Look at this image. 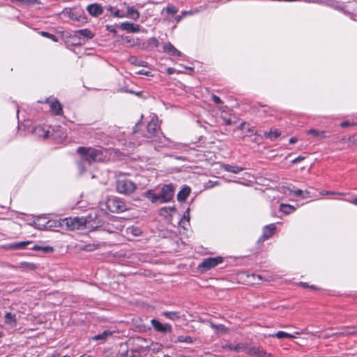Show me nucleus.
I'll return each instance as SVG.
<instances>
[{
  "label": "nucleus",
  "mask_w": 357,
  "mask_h": 357,
  "mask_svg": "<svg viewBox=\"0 0 357 357\" xmlns=\"http://www.w3.org/2000/svg\"><path fill=\"white\" fill-rule=\"evenodd\" d=\"M304 159H305V158H304V157H303V156H301V155H300V156H298V157L296 158L295 159H294V160L291 161V162H292L293 164H295V163L299 162H301V161H303Z\"/></svg>",
  "instance_id": "42"
},
{
  "label": "nucleus",
  "mask_w": 357,
  "mask_h": 357,
  "mask_svg": "<svg viewBox=\"0 0 357 357\" xmlns=\"http://www.w3.org/2000/svg\"><path fill=\"white\" fill-rule=\"evenodd\" d=\"M19 267L22 269L33 270L36 268V265L29 262H21Z\"/></svg>",
  "instance_id": "31"
},
{
  "label": "nucleus",
  "mask_w": 357,
  "mask_h": 357,
  "mask_svg": "<svg viewBox=\"0 0 357 357\" xmlns=\"http://www.w3.org/2000/svg\"><path fill=\"white\" fill-rule=\"evenodd\" d=\"M120 28L130 33H138L140 31L139 25L128 22H122L120 25Z\"/></svg>",
  "instance_id": "13"
},
{
  "label": "nucleus",
  "mask_w": 357,
  "mask_h": 357,
  "mask_svg": "<svg viewBox=\"0 0 357 357\" xmlns=\"http://www.w3.org/2000/svg\"><path fill=\"white\" fill-rule=\"evenodd\" d=\"M357 331L354 327H348L347 328L343 329L342 331L340 332L335 333V335H342V336H347L350 335H354L356 333Z\"/></svg>",
  "instance_id": "24"
},
{
  "label": "nucleus",
  "mask_w": 357,
  "mask_h": 357,
  "mask_svg": "<svg viewBox=\"0 0 357 357\" xmlns=\"http://www.w3.org/2000/svg\"><path fill=\"white\" fill-rule=\"evenodd\" d=\"M177 341L179 342H187L192 343L193 342L192 338L190 336H178L177 337Z\"/></svg>",
  "instance_id": "32"
},
{
  "label": "nucleus",
  "mask_w": 357,
  "mask_h": 357,
  "mask_svg": "<svg viewBox=\"0 0 357 357\" xmlns=\"http://www.w3.org/2000/svg\"><path fill=\"white\" fill-rule=\"evenodd\" d=\"M160 124L158 118H153L147 124L146 133L144 137L147 139H151L156 135L159 130Z\"/></svg>",
  "instance_id": "8"
},
{
  "label": "nucleus",
  "mask_w": 357,
  "mask_h": 357,
  "mask_svg": "<svg viewBox=\"0 0 357 357\" xmlns=\"http://www.w3.org/2000/svg\"><path fill=\"white\" fill-rule=\"evenodd\" d=\"M280 211L286 214H290L295 211V208L289 204H281L280 206Z\"/></svg>",
  "instance_id": "25"
},
{
  "label": "nucleus",
  "mask_w": 357,
  "mask_h": 357,
  "mask_svg": "<svg viewBox=\"0 0 357 357\" xmlns=\"http://www.w3.org/2000/svg\"><path fill=\"white\" fill-rule=\"evenodd\" d=\"M195 13H197V10H189V11H182L181 14H182V16H183V17H185L188 15H192Z\"/></svg>",
  "instance_id": "41"
},
{
  "label": "nucleus",
  "mask_w": 357,
  "mask_h": 357,
  "mask_svg": "<svg viewBox=\"0 0 357 357\" xmlns=\"http://www.w3.org/2000/svg\"><path fill=\"white\" fill-rule=\"evenodd\" d=\"M40 247L38 246V245H35L33 249L35 250H39Z\"/></svg>",
  "instance_id": "58"
},
{
  "label": "nucleus",
  "mask_w": 357,
  "mask_h": 357,
  "mask_svg": "<svg viewBox=\"0 0 357 357\" xmlns=\"http://www.w3.org/2000/svg\"><path fill=\"white\" fill-rule=\"evenodd\" d=\"M112 335V333L109 331H105L102 333H100L98 335H96L93 337V340H97V341H105L109 337Z\"/></svg>",
  "instance_id": "21"
},
{
  "label": "nucleus",
  "mask_w": 357,
  "mask_h": 357,
  "mask_svg": "<svg viewBox=\"0 0 357 357\" xmlns=\"http://www.w3.org/2000/svg\"><path fill=\"white\" fill-rule=\"evenodd\" d=\"M41 35L43 36H44V37H46V38H48L52 40L54 42H57L58 41L57 38L54 35L51 34V33H50L48 32L42 31L41 32Z\"/></svg>",
  "instance_id": "36"
},
{
  "label": "nucleus",
  "mask_w": 357,
  "mask_h": 357,
  "mask_svg": "<svg viewBox=\"0 0 357 357\" xmlns=\"http://www.w3.org/2000/svg\"><path fill=\"white\" fill-rule=\"evenodd\" d=\"M137 73L140 74V75H149L150 74V72L142 70H139Z\"/></svg>",
  "instance_id": "49"
},
{
  "label": "nucleus",
  "mask_w": 357,
  "mask_h": 357,
  "mask_svg": "<svg viewBox=\"0 0 357 357\" xmlns=\"http://www.w3.org/2000/svg\"><path fill=\"white\" fill-rule=\"evenodd\" d=\"M158 195L159 202L167 203L169 202L174 197V188L172 184L164 185L160 190Z\"/></svg>",
  "instance_id": "7"
},
{
  "label": "nucleus",
  "mask_w": 357,
  "mask_h": 357,
  "mask_svg": "<svg viewBox=\"0 0 357 357\" xmlns=\"http://www.w3.org/2000/svg\"><path fill=\"white\" fill-rule=\"evenodd\" d=\"M137 6L138 8H142V5H140V4H137Z\"/></svg>",
  "instance_id": "63"
},
{
  "label": "nucleus",
  "mask_w": 357,
  "mask_h": 357,
  "mask_svg": "<svg viewBox=\"0 0 357 357\" xmlns=\"http://www.w3.org/2000/svg\"><path fill=\"white\" fill-rule=\"evenodd\" d=\"M335 333H332V334L326 333L323 337H324V338H329L333 336H338V335H335Z\"/></svg>",
  "instance_id": "48"
},
{
  "label": "nucleus",
  "mask_w": 357,
  "mask_h": 357,
  "mask_svg": "<svg viewBox=\"0 0 357 357\" xmlns=\"http://www.w3.org/2000/svg\"><path fill=\"white\" fill-rule=\"evenodd\" d=\"M281 132L278 129L271 130L269 132H265L264 136L271 140L276 139L280 137Z\"/></svg>",
  "instance_id": "22"
},
{
  "label": "nucleus",
  "mask_w": 357,
  "mask_h": 357,
  "mask_svg": "<svg viewBox=\"0 0 357 357\" xmlns=\"http://www.w3.org/2000/svg\"><path fill=\"white\" fill-rule=\"evenodd\" d=\"M190 193V188L188 186L183 187L177 195L178 201H184L187 199Z\"/></svg>",
  "instance_id": "18"
},
{
  "label": "nucleus",
  "mask_w": 357,
  "mask_h": 357,
  "mask_svg": "<svg viewBox=\"0 0 357 357\" xmlns=\"http://www.w3.org/2000/svg\"><path fill=\"white\" fill-rule=\"evenodd\" d=\"M307 134L312 135L314 137H319L321 138H325L326 136V132L325 131H320L315 129H310L307 131Z\"/></svg>",
  "instance_id": "29"
},
{
  "label": "nucleus",
  "mask_w": 357,
  "mask_h": 357,
  "mask_svg": "<svg viewBox=\"0 0 357 357\" xmlns=\"http://www.w3.org/2000/svg\"><path fill=\"white\" fill-rule=\"evenodd\" d=\"M301 284L303 287H307V285L305 283L301 282Z\"/></svg>",
  "instance_id": "61"
},
{
  "label": "nucleus",
  "mask_w": 357,
  "mask_h": 357,
  "mask_svg": "<svg viewBox=\"0 0 357 357\" xmlns=\"http://www.w3.org/2000/svg\"><path fill=\"white\" fill-rule=\"evenodd\" d=\"M225 125L233 126L236 125V128H234V132L241 131V135H237L236 137H241L242 135L252 134L254 132L253 128H251L248 123L240 120L234 114H229L228 118L225 116Z\"/></svg>",
  "instance_id": "2"
},
{
  "label": "nucleus",
  "mask_w": 357,
  "mask_h": 357,
  "mask_svg": "<svg viewBox=\"0 0 357 357\" xmlns=\"http://www.w3.org/2000/svg\"><path fill=\"white\" fill-rule=\"evenodd\" d=\"M293 194L295 195V196H297V197H302L303 198H306L307 197V195L309 194V192L307 191H305V192H303V190H300V189H298V190H294L292 191Z\"/></svg>",
  "instance_id": "33"
},
{
  "label": "nucleus",
  "mask_w": 357,
  "mask_h": 357,
  "mask_svg": "<svg viewBox=\"0 0 357 357\" xmlns=\"http://www.w3.org/2000/svg\"><path fill=\"white\" fill-rule=\"evenodd\" d=\"M87 11L92 16L97 17L102 13V8L100 5L98 3H93L89 5L86 8Z\"/></svg>",
  "instance_id": "15"
},
{
  "label": "nucleus",
  "mask_w": 357,
  "mask_h": 357,
  "mask_svg": "<svg viewBox=\"0 0 357 357\" xmlns=\"http://www.w3.org/2000/svg\"><path fill=\"white\" fill-rule=\"evenodd\" d=\"M4 321L6 324L14 327L17 325V319L15 314L6 312L4 317Z\"/></svg>",
  "instance_id": "17"
},
{
  "label": "nucleus",
  "mask_w": 357,
  "mask_h": 357,
  "mask_svg": "<svg viewBox=\"0 0 357 357\" xmlns=\"http://www.w3.org/2000/svg\"><path fill=\"white\" fill-rule=\"evenodd\" d=\"M46 102L50 105L51 112L55 115L63 114L62 106L56 98H49L46 100Z\"/></svg>",
  "instance_id": "10"
},
{
  "label": "nucleus",
  "mask_w": 357,
  "mask_h": 357,
  "mask_svg": "<svg viewBox=\"0 0 357 357\" xmlns=\"http://www.w3.org/2000/svg\"><path fill=\"white\" fill-rule=\"evenodd\" d=\"M174 71H175V70H174L173 68H169L167 69V73H168V74H169V75L173 74V73H174Z\"/></svg>",
  "instance_id": "53"
},
{
  "label": "nucleus",
  "mask_w": 357,
  "mask_h": 357,
  "mask_svg": "<svg viewBox=\"0 0 357 357\" xmlns=\"http://www.w3.org/2000/svg\"><path fill=\"white\" fill-rule=\"evenodd\" d=\"M176 211L174 206L171 207H162L159 211L160 215L165 218H169L172 216V214Z\"/></svg>",
  "instance_id": "16"
},
{
  "label": "nucleus",
  "mask_w": 357,
  "mask_h": 357,
  "mask_svg": "<svg viewBox=\"0 0 357 357\" xmlns=\"http://www.w3.org/2000/svg\"><path fill=\"white\" fill-rule=\"evenodd\" d=\"M116 191L122 195H129L137 189L136 184L123 176H118L116 182Z\"/></svg>",
  "instance_id": "4"
},
{
  "label": "nucleus",
  "mask_w": 357,
  "mask_h": 357,
  "mask_svg": "<svg viewBox=\"0 0 357 357\" xmlns=\"http://www.w3.org/2000/svg\"><path fill=\"white\" fill-rule=\"evenodd\" d=\"M89 220L86 218L84 217H70L66 218L63 219H61L59 220V226L61 227H66L69 230H76V229H84Z\"/></svg>",
  "instance_id": "3"
},
{
  "label": "nucleus",
  "mask_w": 357,
  "mask_h": 357,
  "mask_svg": "<svg viewBox=\"0 0 357 357\" xmlns=\"http://www.w3.org/2000/svg\"><path fill=\"white\" fill-rule=\"evenodd\" d=\"M276 227L275 224H270L266 225L263 228V232L261 236L258 239V242H262L269 238H271L275 234Z\"/></svg>",
  "instance_id": "12"
},
{
  "label": "nucleus",
  "mask_w": 357,
  "mask_h": 357,
  "mask_svg": "<svg viewBox=\"0 0 357 357\" xmlns=\"http://www.w3.org/2000/svg\"><path fill=\"white\" fill-rule=\"evenodd\" d=\"M222 261V259L221 257L204 259L199 265V268H203L204 270H208L221 263Z\"/></svg>",
  "instance_id": "11"
},
{
  "label": "nucleus",
  "mask_w": 357,
  "mask_h": 357,
  "mask_svg": "<svg viewBox=\"0 0 357 357\" xmlns=\"http://www.w3.org/2000/svg\"><path fill=\"white\" fill-rule=\"evenodd\" d=\"M251 277L253 278H255L257 277V278H259V280H261V276L259 275H257L252 274L251 275Z\"/></svg>",
  "instance_id": "55"
},
{
  "label": "nucleus",
  "mask_w": 357,
  "mask_h": 357,
  "mask_svg": "<svg viewBox=\"0 0 357 357\" xmlns=\"http://www.w3.org/2000/svg\"><path fill=\"white\" fill-rule=\"evenodd\" d=\"M183 17V16H182V14H181L179 15H177L175 17V20H176V22H179L182 20Z\"/></svg>",
  "instance_id": "51"
},
{
  "label": "nucleus",
  "mask_w": 357,
  "mask_h": 357,
  "mask_svg": "<svg viewBox=\"0 0 357 357\" xmlns=\"http://www.w3.org/2000/svg\"><path fill=\"white\" fill-rule=\"evenodd\" d=\"M355 125H356V123H351L348 121H343L340 123V126L342 128H345V127H347L349 126H355Z\"/></svg>",
  "instance_id": "40"
},
{
  "label": "nucleus",
  "mask_w": 357,
  "mask_h": 357,
  "mask_svg": "<svg viewBox=\"0 0 357 357\" xmlns=\"http://www.w3.org/2000/svg\"><path fill=\"white\" fill-rule=\"evenodd\" d=\"M56 227V222L52 221V220H49L47 222V225L44 226V227Z\"/></svg>",
  "instance_id": "43"
},
{
  "label": "nucleus",
  "mask_w": 357,
  "mask_h": 357,
  "mask_svg": "<svg viewBox=\"0 0 357 357\" xmlns=\"http://www.w3.org/2000/svg\"><path fill=\"white\" fill-rule=\"evenodd\" d=\"M127 16L134 20H137L139 18L140 14L138 10L133 7L127 6Z\"/></svg>",
  "instance_id": "19"
},
{
  "label": "nucleus",
  "mask_w": 357,
  "mask_h": 357,
  "mask_svg": "<svg viewBox=\"0 0 357 357\" xmlns=\"http://www.w3.org/2000/svg\"><path fill=\"white\" fill-rule=\"evenodd\" d=\"M78 167L81 174L85 172V168L84 167L83 162H80L78 163Z\"/></svg>",
  "instance_id": "44"
},
{
  "label": "nucleus",
  "mask_w": 357,
  "mask_h": 357,
  "mask_svg": "<svg viewBox=\"0 0 357 357\" xmlns=\"http://www.w3.org/2000/svg\"><path fill=\"white\" fill-rule=\"evenodd\" d=\"M163 50L167 54L173 56H181L182 53L178 50L173 45L170 43H166L163 47Z\"/></svg>",
  "instance_id": "14"
},
{
  "label": "nucleus",
  "mask_w": 357,
  "mask_h": 357,
  "mask_svg": "<svg viewBox=\"0 0 357 357\" xmlns=\"http://www.w3.org/2000/svg\"><path fill=\"white\" fill-rule=\"evenodd\" d=\"M212 327H213V328H218V326H215V325H214V324H212Z\"/></svg>",
  "instance_id": "62"
},
{
  "label": "nucleus",
  "mask_w": 357,
  "mask_h": 357,
  "mask_svg": "<svg viewBox=\"0 0 357 357\" xmlns=\"http://www.w3.org/2000/svg\"><path fill=\"white\" fill-rule=\"evenodd\" d=\"M113 14H114V16L118 17H121V18H122V17H125L124 15H121V14H120V11H119V10H118V9H116V10L113 12Z\"/></svg>",
  "instance_id": "45"
},
{
  "label": "nucleus",
  "mask_w": 357,
  "mask_h": 357,
  "mask_svg": "<svg viewBox=\"0 0 357 357\" xmlns=\"http://www.w3.org/2000/svg\"><path fill=\"white\" fill-rule=\"evenodd\" d=\"M144 196L152 203L159 202L158 195L153 190H149L144 193Z\"/></svg>",
  "instance_id": "20"
},
{
  "label": "nucleus",
  "mask_w": 357,
  "mask_h": 357,
  "mask_svg": "<svg viewBox=\"0 0 357 357\" xmlns=\"http://www.w3.org/2000/svg\"><path fill=\"white\" fill-rule=\"evenodd\" d=\"M211 98H212V100L215 103H220L221 102V99L219 97H218V96H216L215 95H212Z\"/></svg>",
  "instance_id": "46"
},
{
  "label": "nucleus",
  "mask_w": 357,
  "mask_h": 357,
  "mask_svg": "<svg viewBox=\"0 0 357 357\" xmlns=\"http://www.w3.org/2000/svg\"><path fill=\"white\" fill-rule=\"evenodd\" d=\"M224 180H225V181H229V182H230V181H233L232 180L228 179V178H225V177L224 178ZM235 181V182H236V181Z\"/></svg>",
  "instance_id": "59"
},
{
  "label": "nucleus",
  "mask_w": 357,
  "mask_h": 357,
  "mask_svg": "<svg viewBox=\"0 0 357 357\" xmlns=\"http://www.w3.org/2000/svg\"><path fill=\"white\" fill-rule=\"evenodd\" d=\"M70 18L79 20V19L77 17H75V15L73 13L72 15H70Z\"/></svg>",
  "instance_id": "56"
},
{
  "label": "nucleus",
  "mask_w": 357,
  "mask_h": 357,
  "mask_svg": "<svg viewBox=\"0 0 357 357\" xmlns=\"http://www.w3.org/2000/svg\"><path fill=\"white\" fill-rule=\"evenodd\" d=\"M225 347L226 346H225ZM228 347L231 350H234L237 352L244 351L245 354L255 357H268L271 356V354H267L261 347L247 343H238L234 347L229 344Z\"/></svg>",
  "instance_id": "1"
},
{
  "label": "nucleus",
  "mask_w": 357,
  "mask_h": 357,
  "mask_svg": "<svg viewBox=\"0 0 357 357\" xmlns=\"http://www.w3.org/2000/svg\"><path fill=\"white\" fill-rule=\"evenodd\" d=\"M107 208L112 213H122L128 209L125 201L118 197H110L106 202Z\"/></svg>",
  "instance_id": "6"
},
{
  "label": "nucleus",
  "mask_w": 357,
  "mask_h": 357,
  "mask_svg": "<svg viewBox=\"0 0 357 357\" xmlns=\"http://www.w3.org/2000/svg\"><path fill=\"white\" fill-rule=\"evenodd\" d=\"M148 45L151 47H157L159 46V41L155 38H151L148 40Z\"/></svg>",
  "instance_id": "34"
},
{
  "label": "nucleus",
  "mask_w": 357,
  "mask_h": 357,
  "mask_svg": "<svg viewBox=\"0 0 357 357\" xmlns=\"http://www.w3.org/2000/svg\"><path fill=\"white\" fill-rule=\"evenodd\" d=\"M243 169L242 167L229 165H225V171L229 172L234 174H238Z\"/></svg>",
  "instance_id": "27"
},
{
  "label": "nucleus",
  "mask_w": 357,
  "mask_h": 357,
  "mask_svg": "<svg viewBox=\"0 0 357 357\" xmlns=\"http://www.w3.org/2000/svg\"><path fill=\"white\" fill-rule=\"evenodd\" d=\"M166 11L169 14H175L178 12V9L173 5H168L166 8Z\"/></svg>",
  "instance_id": "35"
},
{
  "label": "nucleus",
  "mask_w": 357,
  "mask_h": 357,
  "mask_svg": "<svg viewBox=\"0 0 357 357\" xmlns=\"http://www.w3.org/2000/svg\"><path fill=\"white\" fill-rule=\"evenodd\" d=\"M190 211L189 208L186 210V211L184 213L183 218L181 219L180 223H181L183 220H186L187 222H189L190 220Z\"/></svg>",
  "instance_id": "38"
},
{
  "label": "nucleus",
  "mask_w": 357,
  "mask_h": 357,
  "mask_svg": "<svg viewBox=\"0 0 357 357\" xmlns=\"http://www.w3.org/2000/svg\"><path fill=\"white\" fill-rule=\"evenodd\" d=\"M163 357H170V356L168 355H166V356H164Z\"/></svg>",
  "instance_id": "64"
},
{
  "label": "nucleus",
  "mask_w": 357,
  "mask_h": 357,
  "mask_svg": "<svg viewBox=\"0 0 357 357\" xmlns=\"http://www.w3.org/2000/svg\"><path fill=\"white\" fill-rule=\"evenodd\" d=\"M320 194L321 195H335V194L343 195V193H342V192H335L333 191H324V190L320 192Z\"/></svg>",
  "instance_id": "39"
},
{
  "label": "nucleus",
  "mask_w": 357,
  "mask_h": 357,
  "mask_svg": "<svg viewBox=\"0 0 357 357\" xmlns=\"http://www.w3.org/2000/svg\"><path fill=\"white\" fill-rule=\"evenodd\" d=\"M151 326L155 331L163 334L171 333L172 327L169 324L161 323L159 320L153 319L151 321Z\"/></svg>",
  "instance_id": "9"
},
{
  "label": "nucleus",
  "mask_w": 357,
  "mask_h": 357,
  "mask_svg": "<svg viewBox=\"0 0 357 357\" xmlns=\"http://www.w3.org/2000/svg\"><path fill=\"white\" fill-rule=\"evenodd\" d=\"M162 314L171 320H175L180 318L179 314L176 312H163Z\"/></svg>",
  "instance_id": "30"
},
{
  "label": "nucleus",
  "mask_w": 357,
  "mask_h": 357,
  "mask_svg": "<svg viewBox=\"0 0 357 357\" xmlns=\"http://www.w3.org/2000/svg\"><path fill=\"white\" fill-rule=\"evenodd\" d=\"M48 133H49V131H47L44 135V137H48Z\"/></svg>",
  "instance_id": "60"
},
{
  "label": "nucleus",
  "mask_w": 357,
  "mask_h": 357,
  "mask_svg": "<svg viewBox=\"0 0 357 357\" xmlns=\"http://www.w3.org/2000/svg\"><path fill=\"white\" fill-rule=\"evenodd\" d=\"M349 142L352 144H357V137H355L354 136L349 138Z\"/></svg>",
  "instance_id": "47"
},
{
  "label": "nucleus",
  "mask_w": 357,
  "mask_h": 357,
  "mask_svg": "<svg viewBox=\"0 0 357 357\" xmlns=\"http://www.w3.org/2000/svg\"><path fill=\"white\" fill-rule=\"evenodd\" d=\"M96 248H97V246H96L95 245L88 244V245H84L82 249L84 250L90 252V251L94 250Z\"/></svg>",
  "instance_id": "37"
},
{
  "label": "nucleus",
  "mask_w": 357,
  "mask_h": 357,
  "mask_svg": "<svg viewBox=\"0 0 357 357\" xmlns=\"http://www.w3.org/2000/svg\"><path fill=\"white\" fill-rule=\"evenodd\" d=\"M44 250H45V251H48V250H52V248H50V247H46V248H44Z\"/></svg>",
  "instance_id": "57"
},
{
  "label": "nucleus",
  "mask_w": 357,
  "mask_h": 357,
  "mask_svg": "<svg viewBox=\"0 0 357 357\" xmlns=\"http://www.w3.org/2000/svg\"><path fill=\"white\" fill-rule=\"evenodd\" d=\"M30 241H22L19 243H14L10 245V248L14 249V250H20V249H24L26 246L29 244H30Z\"/></svg>",
  "instance_id": "26"
},
{
  "label": "nucleus",
  "mask_w": 357,
  "mask_h": 357,
  "mask_svg": "<svg viewBox=\"0 0 357 357\" xmlns=\"http://www.w3.org/2000/svg\"><path fill=\"white\" fill-rule=\"evenodd\" d=\"M75 33L76 36H81L89 39H91L93 37V33L86 29L75 31Z\"/></svg>",
  "instance_id": "23"
},
{
  "label": "nucleus",
  "mask_w": 357,
  "mask_h": 357,
  "mask_svg": "<svg viewBox=\"0 0 357 357\" xmlns=\"http://www.w3.org/2000/svg\"><path fill=\"white\" fill-rule=\"evenodd\" d=\"M273 337H275L278 339L282 338H294L296 336L294 335H291L290 333H287L284 331H278L275 334L272 335Z\"/></svg>",
  "instance_id": "28"
},
{
  "label": "nucleus",
  "mask_w": 357,
  "mask_h": 357,
  "mask_svg": "<svg viewBox=\"0 0 357 357\" xmlns=\"http://www.w3.org/2000/svg\"><path fill=\"white\" fill-rule=\"evenodd\" d=\"M297 141H298V139L296 137H294L290 138L289 142V144H292L297 142Z\"/></svg>",
  "instance_id": "50"
},
{
  "label": "nucleus",
  "mask_w": 357,
  "mask_h": 357,
  "mask_svg": "<svg viewBox=\"0 0 357 357\" xmlns=\"http://www.w3.org/2000/svg\"><path fill=\"white\" fill-rule=\"evenodd\" d=\"M77 152L82 155V160L91 164L93 162L102 160V151L93 148L79 147Z\"/></svg>",
  "instance_id": "5"
},
{
  "label": "nucleus",
  "mask_w": 357,
  "mask_h": 357,
  "mask_svg": "<svg viewBox=\"0 0 357 357\" xmlns=\"http://www.w3.org/2000/svg\"><path fill=\"white\" fill-rule=\"evenodd\" d=\"M52 357H69V356H67V355L61 356L59 354L55 353V354H52Z\"/></svg>",
  "instance_id": "52"
},
{
  "label": "nucleus",
  "mask_w": 357,
  "mask_h": 357,
  "mask_svg": "<svg viewBox=\"0 0 357 357\" xmlns=\"http://www.w3.org/2000/svg\"><path fill=\"white\" fill-rule=\"evenodd\" d=\"M350 202L357 206V197L350 201Z\"/></svg>",
  "instance_id": "54"
}]
</instances>
